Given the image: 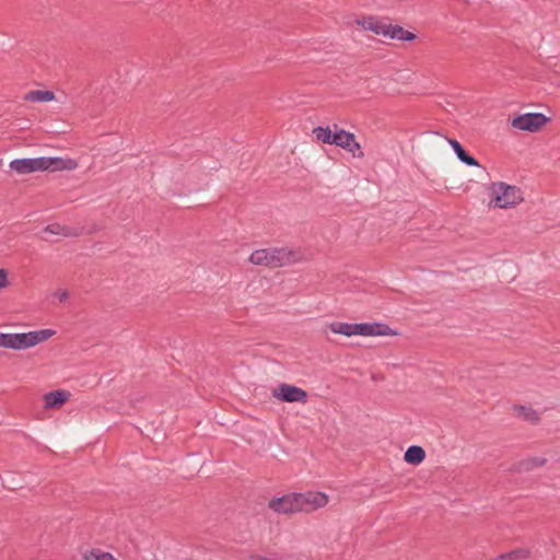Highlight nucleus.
<instances>
[{
    "label": "nucleus",
    "mask_w": 560,
    "mask_h": 560,
    "mask_svg": "<svg viewBox=\"0 0 560 560\" xmlns=\"http://www.w3.org/2000/svg\"><path fill=\"white\" fill-rule=\"evenodd\" d=\"M398 332L382 322L355 323V336L385 337L397 336Z\"/></svg>",
    "instance_id": "6e6552de"
},
{
    "label": "nucleus",
    "mask_w": 560,
    "mask_h": 560,
    "mask_svg": "<svg viewBox=\"0 0 560 560\" xmlns=\"http://www.w3.org/2000/svg\"><path fill=\"white\" fill-rule=\"evenodd\" d=\"M404 458L408 464L419 465L424 460L425 452L421 446L411 445L405 452Z\"/></svg>",
    "instance_id": "a211bd4d"
},
{
    "label": "nucleus",
    "mask_w": 560,
    "mask_h": 560,
    "mask_svg": "<svg viewBox=\"0 0 560 560\" xmlns=\"http://www.w3.org/2000/svg\"><path fill=\"white\" fill-rule=\"evenodd\" d=\"M313 135L319 142L324 144H332L334 130H331L329 127H316L313 129Z\"/></svg>",
    "instance_id": "aec40b11"
},
{
    "label": "nucleus",
    "mask_w": 560,
    "mask_h": 560,
    "mask_svg": "<svg viewBox=\"0 0 560 560\" xmlns=\"http://www.w3.org/2000/svg\"><path fill=\"white\" fill-rule=\"evenodd\" d=\"M345 150L351 153L353 158L362 159L364 156L361 144L355 141V137L349 143V147Z\"/></svg>",
    "instance_id": "4be33fe9"
},
{
    "label": "nucleus",
    "mask_w": 560,
    "mask_h": 560,
    "mask_svg": "<svg viewBox=\"0 0 560 560\" xmlns=\"http://www.w3.org/2000/svg\"><path fill=\"white\" fill-rule=\"evenodd\" d=\"M56 296L59 299L60 302H63L68 299V292L65 290L56 292Z\"/></svg>",
    "instance_id": "b1692460"
},
{
    "label": "nucleus",
    "mask_w": 560,
    "mask_h": 560,
    "mask_svg": "<svg viewBox=\"0 0 560 560\" xmlns=\"http://www.w3.org/2000/svg\"><path fill=\"white\" fill-rule=\"evenodd\" d=\"M364 31H370L377 36H383L392 39H399L409 42L415 38V34L405 31L399 25L387 24L375 16H366L357 21Z\"/></svg>",
    "instance_id": "20e7f679"
},
{
    "label": "nucleus",
    "mask_w": 560,
    "mask_h": 560,
    "mask_svg": "<svg viewBox=\"0 0 560 560\" xmlns=\"http://www.w3.org/2000/svg\"><path fill=\"white\" fill-rule=\"evenodd\" d=\"M252 560H277L276 556L265 557V556H252Z\"/></svg>",
    "instance_id": "393cba45"
},
{
    "label": "nucleus",
    "mask_w": 560,
    "mask_h": 560,
    "mask_svg": "<svg viewBox=\"0 0 560 560\" xmlns=\"http://www.w3.org/2000/svg\"><path fill=\"white\" fill-rule=\"evenodd\" d=\"M248 260L255 266L278 268L295 262L298 259L295 253L288 247H268L254 250Z\"/></svg>",
    "instance_id": "7ed1b4c3"
},
{
    "label": "nucleus",
    "mask_w": 560,
    "mask_h": 560,
    "mask_svg": "<svg viewBox=\"0 0 560 560\" xmlns=\"http://www.w3.org/2000/svg\"><path fill=\"white\" fill-rule=\"evenodd\" d=\"M489 206L497 209H512L524 200L523 191L504 182H493L488 187Z\"/></svg>",
    "instance_id": "f03ea898"
},
{
    "label": "nucleus",
    "mask_w": 560,
    "mask_h": 560,
    "mask_svg": "<svg viewBox=\"0 0 560 560\" xmlns=\"http://www.w3.org/2000/svg\"><path fill=\"white\" fill-rule=\"evenodd\" d=\"M24 100L33 103H47L55 100V94L49 90H35L27 92Z\"/></svg>",
    "instance_id": "2eb2a0df"
},
{
    "label": "nucleus",
    "mask_w": 560,
    "mask_h": 560,
    "mask_svg": "<svg viewBox=\"0 0 560 560\" xmlns=\"http://www.w3.org/2000/svg\"><path fill=\"white\" fill-rule=\"evenodd\" d=\"M447 142L452 147L454 153L462 163L468 166H479L478 161L475 158L468 155L457 140L448 139Z\"/></svg>",
    "instance_id": "4468645a"
},
{
    "label": "nucleus",
    "mask_w": 560,
    "mask_h": 560,
    "mask_svg": "<svg viewBox=\"0 0 560 560\" xmlns=\"http://www.w3.org/2000/svg\"><path fill=\"white\" fill-rule=\"evenodd\" d=\"M9 166L11 171L15 172L19 175L42 172V159L40 156L15 159L10 162Z\"/></svg>",
    "instance_id": "9b49d317"
},
{
    "label": "nucleus",
    "mask_w": 560,
    "mask_h": 560,
    "mask_svg": "<svg viewBox=\"0 0 560 560\" xmlns=\"http://www.w3.org/2000/svg\"><path fill=\"white\" fill-rule=\"evenodd\" d=\"M9 284V271L4 268H0V291L8 288Z\"/></svg>",
    "instance_id": "5701e85b"
},
{
    "label": "nucleus",
    "mask_w": 560,
    "mask_h": 560,
    "mask_svg": "<svg viewBox=\"0 0 560 560\" xmlns=\"http://www.w3.org/2000/svg\"><path fill=\"white\" fill-rule=\"evenodd\" d=\"M42 172L73 171L79 164L77 160L61 156H40Z\"/></svg>",
    "instance_id": "1a4fd4ad"
},
{
    "label": "nucleus",
    "mask_w": 560,
    "mask_h": 560,
    "mask_svg": "<svg viewBox=\"0 0 560 560\" xmlns=\"http://www.w3.org/2000/svg\"><path fill=\"white\" fill-rule=\"evenodd\" d=\"M56 330L45 328L26 332H0V348L21 351L47 341Z\"/></svg>",
    "instance_id": "f257e3e1"
},
{
    "label": "nucleus",
    "mask_w": 560,
    "mask_h": 560,
    "mask_svg": "<svg viewBox=\"0 0 560 560\" xmlns=\"http://www.w3.org/2000/svg\"><path fill=\"white\" fill-rule=\"evenodd\" d=\"M530 557V550L527 548H517L506 553L499 555L492 560H528Z\"/></svg>",
    "instance_id": "6ab92c4d"
},
{
    "label": "nucleus",
    "mask_w": 560,
    "mask_h": 560,
    "mask_svg": "<svg viewBox=\"0 0 560 560\" xmlns=\"http://www.w3.org/2000/svg\"><path fill=\"white\" fill-rule=\"evenodd\" d=\"M269 508L279 514L299 513L301 512L299 493H288L273 498L269 502Z\"/></svg>",
    "instance_id": "0eeeda50"
},
{
    "label": "nucleus",
    "mask_w": 560,
    "mask_h": 560,
    "mask_svg": "<svg viewBox=\"0 0 560 560\" xmlns=\"http://www.w3.org/2000/svg\"><path fill=\"white\" fill-rule=\"evenodd\" d=\"M328 328L336 335L355 336V323L332 322L328 325Z\"/></svg>",
    "instance_id": "dca6fc26"
},
{
    "label": "nucleus",
    "mask_w": 560,
    "mask_h": 560,
    "mask_svg": "<svg viewBox=\"0 0 560 560\" xmlns=\"http://www.w3.org/2000/svg\"><path fill=\"white\" fill-rule=\"evenodd\" d=\"M70 397V393L63 389L51 390L44 395V407L46 409L58 408L62 406Z\"/></svg>",
    "instance_id": "f8f14e48"
},
{
    "label": "nucleus",
    "mask_w": 560,
    "mask_h": 560,
    "mask_svg": "<svg viewBox=\"0 0 560 560\" xmlns=\"http://www.w3.org/2000/svg\"><path fill=\"white\" fill-rule=\"evenodd\" d=\"M272 397L284 402H307V393L295 385L280 383L273 390Z\"/></svg>",
    "instance_id": "39448f33"
},
{
    "label": "nucleus",
    "mask_w": 560,
    "mask_h": 560,
    "mask_svg": "<svg viewBox=\"0 0 560 560\" xmlns=\"http://www.w3.org/2000/svg\"><path fill=\"white\" fill-rule=\"evenodd\" d=\"M548 118L541 113H526L518 115L512 120V126L522 131L535 132L539 130Z\"/></svg>",
    "instance_id": "423d86ee"
},
{
    "label": "nucleus",
    "mask_w": 560,
    "mask_h": 560,
    "mask_svg": "<svg viewBox=\"0 0 560 560\" xmlns=\"http://www.w3.org/2000/svg\"><path fill=\"white\" fill-rule=\"evenodd\" d=\"M301 512H313L328 503V495L324 492L308 491L299 493Z\"/></svg>",
    "instance_id": "9d476101"
},
{
    "label": "nucleus",
    "mask_w": 560,
    "mask_h": 560,
    "mask_svg": "<svg viewBox=\"0 0 560 560\" xmlns=\"http://www.w3.org/2000/svg\"><path fill=\"white\" fill-rule=\"evenodd\" d=\"M84 560H116L110 552L100 549H92L83 555Z\"/></svg>",
    "instance_id": "412c9836"
},
{
    "label": "nucleus",
    "mask_w": 560,
    "mask_h": 560,
    "mask_svg": "<svg viewBox=\"0 0 560 560\" xmlns=\"http://www.w3.org/2000/svg\"><path fill=\"white\" fill-rule=\"evenodd\" d=\"M354 138V135L350 131L339 129L337 125H334V140L332 144L342 148L343 150L349 147V143Z\"/></svg>",
    "instance_id": "f3484780"
},
{
    "label": "nucleus",
    "mask_w": 560,
    "mask_h": 560,
    "mask_svg": "<svg viewBox=\"0 0 560 560\" xmlns=\"http://www.w3.org/2000/svg\"><path fill=\"white\" fill-rule=\"evenodd\" d=\"M513 411L516 417L520 419L529 422L532 424H536L539 422V415L538 412L528 406H522V405H515L513 406Z\"/></svg>",
    "instance_id": "ddd939ff"
}]
</instances>
